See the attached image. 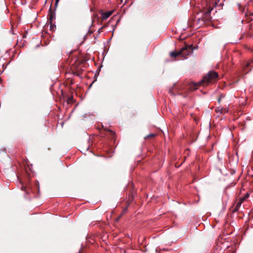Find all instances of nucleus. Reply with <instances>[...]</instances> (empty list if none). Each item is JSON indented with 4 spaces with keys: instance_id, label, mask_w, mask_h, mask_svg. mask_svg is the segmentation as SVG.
<instances>
[{
    "instance_id": "20e7f679",
    "label": "nucleus",
    "mask_w": 253,
    "mask_h": 253,
    "mask_svg": "<svg viewBox=\"0 0 253 253\" xmlns=\"http://www.w3.org/2000/svg\"><path fill=\"white\" fill-rule=\"evenodd\" d=\"M201 85L204 86L203 84H200L199 82H198V83L191 82L189 84V87L191 90H195V89H197L198 86H201Z\"/></svg>"
},
{
    "instance_id": "6e6552de",
    "label": "nucleus",
    "mask_w": 253,
    "mask_h": 253,
    "mask_svg": "<svg viewBox=\"0 0 253 253\" xmlns=\"http://www.w3.org/2000/svg\"><path fill=\"white\" fill-rule=\"evenodd\" d=\"M48 24H50V29L53 31H54L55 29V25L53 24L52 23H51V20L50 19V23H48Z\"/></svg>"
},
{
    "instance_id": "39448f33",
    "label": "nucleus",
    "mask_w": 253,
    "mask_h": 253,
    "mask_svg": "<svg viewBox=\"0 0 253 253\" xmlns=\"http://www.w3.org/2000/svg\"><path fill=\"white\" fill-rule=\"evenodd\" d=\"M113 11H107L102 13V19L103 20H106L109 18L112 14Z\"/></svg>"
},
{
    "instance_id": "f257e3e1",
    "label": "nucleus",
    "mask_w": 253,
    "mask_h": 253,
    "mask_svg": "<svg viewBox=\"0 0 253 253\" xmlns=\"http://www.w3.org/2000/svg\"><path fill=\"white\" fill-rule=\"evenodd\" d=\"M217 4V0H201L199 4V8L201 16L198 20L203 22L209 21L211 20V12Z\"/></svg>"
},
{
    "instance_id": "0eeeda50",
    "label": "nucleus",
    "mask_w": 253,
    "mask_h": 253,
    "mask_svg": "<svg viewBox=\"0 0 253 253\" xmlns=\"http://www.w3.org/2000/svg\"><path fill=\"white\" fill-rule=\"evenodd\" d=\"M244 199H241L236 204V208L234 211H237L238 208L241 206L242 203L243 202Z\"/></svg>"
},
{
    "instance_id": "f8f14e48",
    "label": "nucleus",
    "mask_w": 253,
    "mask_h": 253,
    "mask_svg": "<svg viewBox=\"0 0 253 253\" xmlns=\"http://www.w3.org/2000/svg\"><path fill=\"white\" fill-rule=\"evenodd\" d=\"M25 188H25V187H22V190H25Z\"/></svg>"
},
{
    "instance_id": "2eb2a0df",
    "label": "nucleus",
    "mask_w": 253,
    "mask_h": 253,
    "mask_svg": "<svg viewBox=\"0 0 253 253\" xmlns=\"http://www.w3.org/2000/svg\"><path fill=\"white\" fill-rule=\"evenodd\" d=\"M121 0V2H123V0Z\"/></svg>"
},
{
    "instance_id": "9d476101",
    "label": "nucleus",
    "mask_w": 253,
    "mask_h": 253,
    "mask_svg": "<svg viewBox=\"0 0 253 253\" xmlns=\"http://www.w3.org/2000/svg\"><path fill=\"white\" fill-rule=\"evenodd\" d=\"M248 196H249L248 194H246V195L245 196V198H243V199H244V200L245 199H246V198H248Z\"/></svg>"
},
{
    "instance_id": "f03ea898",
    "label": "nucleus",
    "mask_w": 253,
    "mask_h": 253,
    "mask_svg": "<svg viewBox=\"0 0 253 253\" xmlns=\"http://www.w3.org/2000/svg\"><path fill=\"white\" fill-rule=\"evenodd\" d=\"M218 80V74L213 71H210L204 78L199 82L200 84H204V86L210 84L214 83Z\"/></svg>"
},
{
    "instance_id": "1a4fd4ad",
    "label": "nucleus",
    "mask_w": 253,
    "mask_h": 253,
    "mask_svg": "<svg viewBox=\"0 0 253 253\" xmlns=\"http://www.w3.org/2000/svg\"><path fill=\"white\" fill-rule=\"evenodd\" d=\"M52 18H53V16H52V15H51L50 16L49 19L48 20L47 23H50V19H51V21H52Z\"/></svg>"
},
{
    "instance_id": "4468645a",
    "label": "nucleus",
    "mask_w": 253,
    "mask_h": 253,
    "mask_svg": "<svg viewBox=\"0 0 253 253\" xmlns=\"http://www.w3.org/2000/svg\"><path fill=\"white\" fill-rule=\"evenodd\" d=\"M151 136H154V134H151Z\"/></svg>"
},
{
    "instance_id": "9b49d317",
    "label": "nucleus",
    "mask_w": 253,
    "mask_h": 253,
    "mask_svg": "<svg viewBox=\"0 0 253 253\" xmlns=\"http://www.w3.org/2000/svg\"><path fill=\"white\" fill-rule=\"evenodd\" d=\"M73 98L71 97L69 99V101H70V100H72Z\"/></svg>"
},
{
    "instance_id": "ddd939ff",
    "label": "nucleus",
    "mask_w": 253,
    "mask_h": 253,
    "mask_svg": "<svg viewBox=\"0 0 253 253\" xmlns=\"http://www.w3.org/2000/svg\"><path fill=\"white\" fill-rule=\"evenodd\" d=\"M220 100H221V98H219L218 99V102H220Z\"/></svg>"
},
{
    "instance_id": "423d86ee",
    "label": "nucleus",
    "mask_w": 253,
    "mask_h": 253,
    "mask_svg": "<svg viewBox=\"0 0 253 253\" xmlns=\"http://www.w3.org/2000/svg\"><path fill=\"white\" fill-rule=\"evenodd\" d=\"M228 109L226 108H217L215 109V111L217 113H220V114L226 113L228 112Z\"/></svg>"
},
{
    "instance_id": "7ed1b4c3",
    "label": "nucleus",
    "mask_w": 253,
    "mask_h": 253,
    "mask_svg": "<svg viewBox=\"0 0 253 253\" xmlns=\"http://www.w3.org/2000/svg\"><path fill=\"white\" fill-rule=\"evenodd\" d=\"M192 52L190 46L186 45L183 47L180 50L178 51H172L170 53L171 57H176L178 56L181 57V59L187 58V56Z\"/></svg>"
}]
</instances>
